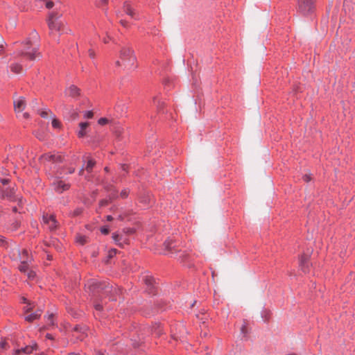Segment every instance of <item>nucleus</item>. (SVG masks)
I'll return each mask as SVG.
<instances>
[{
	"label": "nucleus",
	"mask_w": 355,
	"mask_h": 355,
	"mask_svg": "<svg viewBox=\"0 0 355 355\" xmlns=\"http://www.w3.org/2000/svg\"><path fill=\"white\" fill-rule=\"evenodd\" d=\"M136 57L133 50L129 46H122L119 53L115 67L123 71H129L136 67Z\"/></svg>",
	"instance_id": "2"
},
{
	"label": "nucleus",
	"mask_w": 355,
	"mask_h": 355,
	"mask_svg": "<svg viewBox=\"0 0 355 355\" xmlns=\"http://www.w3.org/2000/svg\"><path fill=\"white\" fill-rule=\"evenodd\" d=\"M74 171H75V168H71V169H69V173H73L74 172Z\"/></svg>",
	"instance_id": "49"
},
{
	"label": "nucleus",
	"mask_w": 355,
	"mask_h": 355,
	"mask_svg": "<svg viewBox=\"0 0 355 355\" xmlns=\"http://www.w3.org/2000/svg\"><path fill=\"white\" fill-rule=\"evenodd\" d=\"M22 302L27 304L28 305L29 303H31L26 297H23L21 298Z\"/></svg>",
	"instance_id": "44"
},
{
	"label": "nucleus",
	"mask_w": 355,
	"mask_h": 355,
	"mask_svg": "<svg viewBox=\"0 0 355 355\" xmlns=\"http://www.w3.org/2000/svg\"><path fill=\"white\" fill-rule=\"evenodd\" d=\"M40 159L42 162H61V157L55 154L46 153L42 155Z\"/></svg>",
	"instance_id": "10"
},
{
	"label": "nucleus",
	"mask_w": 355,
	"mask_h": 355,
	"mask_svg": "<svg viewBox=\"0 0 355 355\" xmlns=\"http://www.w3.org/2000/svg\"><path fill=\"white\" fill-rule=\"evenodd\" d=\"M105 171H108V168H107V167H105Z\"/></svg>",
	"instance_id": "56"
},
{
	"label": "nucleus",
	"mask_w": 355,
	"mask_h": 355,
	"mask_svg": "<svg viewBox=\"0 0 355 355\" xmlns=\"http://www.w3.org/2000/svg\"><path fill=\"white\" fill-rule=\"evenodd\" d=\"M108 203H109L108 200H103L100 202V206L103 207V206L107 205Z\"/></svg>",
	"instance_id": "37"
},
{
	"label": "nucleus",
	"mask_w": 355,
	"mask_h": 355,
	"mask_svg": "<svg viewBox=\"0 0 355 355\" xmlns=\"http://www.w3.org/2000/svg\"><path fill=\"white\" fill-rule=\"evenodd\" d=\"M7 346H8V343H6V340H3L0 343V347L1 348H2L3 349H7Z\"/></svg>",
	"instance_id": "31"
},
{
	"label": "nucleus",
	"mask_w": 355,
	"mask_h": 355,
	"mask_svg": "<svg viewBox=\"0 0 355 355\" xmlns=\"http://www.w3.org/2000/svg\"><path fill=\"white\" fill-rule=\"evenodd\" d=\"M98 355H103V354L99 353V354H98Z\"/></svg>",
	"instance_id": "58"
},
{
	"label": "nucleus",
	"mask_w": 355,
	"mask_h": 355,
	"mask_svg": "<svg viewBox=\"0 0 355 355\" xmlns=\"http://www.w3.org/2000/svg\"><path fill=\"white\" fill-rule=\"evenodd\" d=\"M94 307L98 311L102 310V308H103L102 306L100 304H95Z\"/></svg>",
	"instance_id": "43"
},
{
	"label": "nucleus",
	"mask_w": 355,
	"mask_h": 355,
	"mask_svg": "<svg viewBox=\"0 0 355 355\" xmlns=\"http://www.w3.org/2000/svg\"><path fill=\"white\" fill-rule=\"evenodd\" d=\"M89 125V123L88 122H82L79 124L80 130L78 132V136L79 137H83L86 135V129Z\"/></svg>",
	"instance_id": "14"
},
{
	"label": "nucleus",
	"mask_w": 355,
	"mask_h": 355,
	"mask_svg": "<svg viewBox=\"0 0 355 355\" xmlns=\"http://www.w3.org/2000/svg\"><path fill=\"white\" fill-rule=\"evenodd\" d=\"M3 243V241L1 239H0V246L2 245Z\"/></svg>",
	"instance_id": "53"
},
{
	"label": "nucleus",
	"mask_w": 355,
	"mask_h": 355,
	"mask_svg": "<svg viewBox=\"0 0 355 355\" xmlns=\"http://www.w3.org/2000/svg\"><path fill=\"white\" fill-rule=\"evenodd\" d=\"M48 24L51 32L60 31L64 26L62 22L58 20L57 14L54 12L50 14Z\"/></svg>",
	"instance_id": "5"
},
{
	"label": "nucleus",
	"mask_w": 355,
	"mask_h": 355,
	"mask_svg": "<svg viewBox=\"0 0 355 355\" xmlns=\"http://www.w3.org/2000/svg\"><path fill=\"white\" fill-rule=\"evenodd\" d=\"M101 231L104 234H107L109 233V229L107 227H102Z\"/></svg>",
	"instance_id": "40"
},
{
	"label": "nucleus",
	"mask_w": 355,
	"mask_h": 355,
	"mask_svg": "<svg viewBox=\"0 0 355 355\" xmlns=\"http://www.w3.org/2000/svg\"><path fill=\"white\" fill-rule=\"evenodd\" d=\"M46 338H48L49 339H53V337L51 334H47Z\"/></svg>",
	"instance_id": "48"
},
{
	"label": "nucleus",
	"mask_w": 355,
	"mask_h": 355,
	"mask_svg": "<svg viewBox=\"0 0 355 355\" xmlns=\"http://www.w3.org/2000/svg\"><path fill=\"white\" fill-rule=\"evenodd\" d=\"M78 116V114L76 112H74L73 114V119H76Z\"/></svg>",
	"instance_id": "51"
},
{
	"label": "nucleus",
	"mask_w": 355,
	"mask_h": 355,
	"mask_svg": "<svg viewBox=\"0 0 355 355\" xmlns=\"http://www.w3.org/2000/svg\"><path fill=\"white\" fill-rule=\"evenodd\" d=\"M26 107V101L23 97H18L14 100V109L17 114L21 112Z\"/></svg>",
	"instance_id": "8"
},
{
	"label": "nucleus",
	"mask_w": 355,
	"mask_h": 355,
	"mask_svg": "<svg viewBox=\"0 0 355 355\" xmlns=\"http://www.w3.org/2000/svg\"><path fill=\"white\" fill-rule=\"evenodd\" d=\"M38 40V34L35 31L32 32L30 37L23 44L21 49L19 51V56L30 61L40 59L42 55L39 51Z\"/></svg>",
	"instance_id": "1"
},
{
	"label": "nucleus",
	"mask_w": 355,
	"mask_h": 355,
	"mask_svg": "<svg viewBox=\"0 0 355 355\" xmlns=\"http://www.w3.org/2000/svg\"><path fill=\"white\" fill-rule=\"evenodd\" d=\"M164 245L166 247V248L167 249H172L174 248V246L173 245V241H166L165 243H164Z\"/></svg>",
	"instance_id": "24"
},
{
	"label": "nucleus",
	"mask_w": 355,
	"mask_h": 355,
	"mask_svg": "<svg viewBox=\"0 0 355 355\" xmlns=\"http://www.w3.org/2000/svg\"><path fill=\"white\" fill-rule=\"evenodd\" d=\"M88 53H89V56L91 58H94L95 56H96V54H95V52L94 50L92 49H89V51H88Z\"/></svg>",
	"instance_id": "35"
},
{
	"label": "nucleus",
	"mask_w": 355,
	"mask_h": 355,
	"mask_svg": "<svg viewBox=\"0 0 355 355\" xmlns=\"http://www.w3.org/2000/svg\"><path fill=\"white\" fill-rule=\"evenodd\" d=\"M35 275H36L35 272L34 271H32V270L28 271V274H27V276H28V279H34Z\"/></svg>",
	"instance_id": "29"
},
{
	"label": "nucleus",
	"mask_w": 355,
	"mask_h": 355,
	"mask_svg": "<svg viewBox=\"0 0 355 355\" xmlns=\"http://www.w3.org/2000/svg\"><path fill=\"white\" fill-rule=\"evenodd\" d=\"M303 179L305 182H309L311 178L310 175L306 174L303 176Z\"/></svg>",
	"instance_id": "38"
},
{
	"label": "nucleus",
	"mask_w": 355,
	"mask_h": 355,
	"mask_svg": "<svg viewBox=\"0 0 355 355\" xmlns=\"http://www.w3.org/2000/svg\"><path fill=\"white\" fill-rule=\"evenodd\" d=\"M53 6V2L51 1H46V7L49 9L51 8Z\"/></svg>",
	"instance_id": "34"
},
{
	"label": "nucleus",
	"mask_w": 355,
	"mask_h": 355,
	"mask_svg": "<svg viewBox=\"0 0 355 355\" xmlns=\"http://www.w3.org/2000/svg\"><path fill=\"white\" fill-rule=\"evenodd\" d=\"M120 23H121V24L122 26H125V27L127 26V22H126L125 21H124V20H121V21H120Z\"/></svg>",
	"instance_id": "45"
},
{
	"label": "nucleus",
	"mask_w": 355,
	"mask_h": 355,
	"mask_svg": "<svg viewBox=\"0 0 355 355\" xmlns=\"http://www.w3.org/2000/svg\"><path fill=\"white\" fill-rule=\"evenodd\" d=\"M116 253V250L113 249L109 252V257L111 258Z\"/></svg>",
	"instance_id": "39"
},
{
	"label": "nucleus",
	"mask_w": 355,
	"mask_h": 355,
	"mask_svg": "<svg viewBox=\"0 0 355 355\" xmlns=\"http://www.w3.org/2000/svg\"><path fill=\"white\" fill-rule=\"evenodd\" d=\"M104 42H105V43H107V42H108L107 39H105V40H104Z\"/></svg>",
	"instance_id": "55"
},
{
	"label": "nucleus",
	"mask_w": 355,
	"mask_h": 355,
	"mask_svg": "<svg viewBox=\"0 0 355 355\" xmlns=\"http://www.w3.org/2000/svg\"><path fill=\"white\" fill-rule=\"evenodd\" d=\"M83 168H81V169H80V172H79V174H80V175H82V174H83Z\"/></svg>",
	"instance_id": "52"
},
{
	"label": "nucleus",
	"mask_w": 355,
	"mask_h": 355,
	"mask_svg": "<svg viewBox=\"0 0 355 355\" xmlns=\"http://www.w3.org/2000/svg\"><path fill=\"white\" fill-rule=\"evenodd\" d=\"M241 331L243 335H246L248 333L247 327L243 324L241 328Z\"/></svg>",
	"instance_id": "33"
},
{
	"label": "nucleus",
	"mask_w": 355,
	"mask_h": 355,
	"mask_svg": "<svg viewBox=\"0 0 355 355\" xmlns=\"http://www.w3.org/2000/svg\"><path fill=\"white\" fill-rule=\"evenodd\" d=\"M300 264L302 270L306 272L308 271L309 261L307 257L302 256L300 260Z\"/></svg>",
	"instance_id": "16"
},
{
	"label": "nucleus",
	"mask_w": 355,
	"mask_h": 355,
	"mask_svg": "<svg viewBox=\"0 0 355 355\" xmlns=\"http://www.w3.org/2000/svg\"><path fill=\"white\" fill-rule=\"evenodd\" d=\"M37 345L34 344L33 345L26 346L20 349H17L15 351V355H21V354H31L33 349L36 347Z\"/></svg>",
	"instance_id": "12"
},
{
	"label": "nucleus",
	"mask_w": 355,
	"mask_h": 355,
	"mask_svg": "<svg viewBox=\"0 0 355 355\" xmlns=\"http://www.w3.org/2000/svg\"><path fill=\"white\" fill-rule=\"evenodd\" d=\"M128 191L127 189H124L123 190L121 193H120V196L122 198H125L128 196Z\"/></svg>",
	"instance_id": "28"
},
{
	"label": "nucleus",
	"mask_w": 355,
	"mask_h": 355,
	"mask_svg": "<svg viewBox=\"0 0 355 355\" xmlns=\"http://www.w3.org/2000/svg\"><path fill=\"white\" fill-rule=\"evenodd\" d=\"M108 121V120L106 119V118H101L99 120H98V123L100 125H105V123H107Z\"/></svg>",
	"instance_id": "30"
},
{
	"label": "nucleus",
	"mask_w": 355,
	"mask_h": 355,
	"mask_svg": "<svg viewBox=\"0 0 355 355\" xmlns=\"http://www.w3.org/2000/svg\"><path fill=\"white\" fill-rule=\"evenodd\" d=\"M112 238L116 243H117L120 240V236L119 234L114 233L112 234Z\"/></svg>",
	"instance_id": "36"
},
{
	"label": "nucleus",
	"mask_w": 355,
	"mask_h": 355,
	"mask_svg": "<svg viewBox=\"0 0 355 355\" xmlns=\"http://www.w3.org/2000/svg\"><path fill=\"white\" fill-rule=\"evenodd\" d=\"M95 164H96V162L93 159H89L87 162V166L85 168L86 171L87 172H91L93 167L94 166Z\"/></svg>",
	"instance_id": "20"
},
{
	"label": "nucleus",
	"mask_w": 355,
	"mask_h": 355,
	"mask_svg": "<svg viewBox=\"0 0 355 355\" xmlns=\"http://www.w3.org/2000/svg\"><path fill=\"white\" fill-rule=\"evenodd\" d=\"M13 211H17V208H16V207H14V208H13Z\"/></svg>",
	"instance_id": "57"
},
{
	"label": "nucleus",
	"mask_w": 355,
	"mask_h": 355,
	"mask_svg": "<svg viewBox=\"0 0 355 355\" xmlns=\"http://www.w3.org/2000/svg\"><path fill=\"white\" fill-rule=\"evenodd\" d=\"M82 328L79 327H76L74 328V334L73 336L76 337L78 339L83 340L85 338V333L81 332Z\"/></svg>",
	"instance_id": "18"
},
{
	"label": "nucleus",
	"mask_w": 355,
	"mask_h": 355,
	"mask_svg": "<svg viewBox=\"0 0 355 355\" xmlns=\"http://www.w3.org/2000/svg\"><path fill=\"white\" fill-rule=\"evenodd\" d=\"M10 70L15 73H20L23 70V66L19 63H12L10 66Z\"/></svg>",
	"instance_id": "15"
},
{
	"label": "nucleus",
	"mask_w": 355,
	"mask_h": 355,
	"mask_svg": "<svg viewBox=\"0 0 355 355\" xmlns=\"http://www.w3.org/2000/svg\"><path fill=\"white\" fill-rule=\"evenodd\" d=\"M37 138H39L40 139H42V137H41V135H39V136H37Z\"/></svg>",
	"instance_id": "54"
},
{
	"label": "nucleus",
	"mask_w": 355,
	"mask_h": 355,
	"mask_svg": "<svg viewBox=\"0 0 355 355\" xmlns=\"http://www.w3.org/2000/svg\"><path fill=\"white\" fill-rule=\"evenodd\" d=\"M108 2V0H101V4H107Z\"/></svg>",
	"instance_id": "46"
},
{
	"label": "nucleus",
	"mask_w": 355,
	"mask_h": 355,
	"mask_svg": "<svg viewBox=\"0 0 355 355\" xmlns=\"http://www.w3.org/2000/svg\"><path fill=\"white\" fill-rule=\"evenodd\" d=\"M314 10V0H297V11L302 15H311Z\"/></svg>",
	"instance_id": "3"
},
{
	"label": "nucleus",
	"mask_w": 355,
	"mask_h": 355,
	"mask_svg": "<svg viewBox=\"0 0 355 355\" xmlns=\"http://www.w3.org/2000/svg\"><path fill=\"white\" fill-rule=\"evenodd\" d=\"M53 317H54V315L53 313H51V314L48 315V317H47V323H48L49 325H53L54 324Z\"/></svg>",
	"instance_id": "22"
},
{
	"label": "nucleus",
	"mask_w": 355,
	"mask_h": 355,
	"mask_svg": "<svg viewBox=\"0 0 355 355\" xmlns=\"http://www.w3.org/2000/svg\"><path fill=\"white\" fill-rule=\"evenodd\" d=\"M51 123H52V126L54 128H59L60 127V123L56 119H53Z\"/></svg>",
	"instance_id": "23"
},
{
	"label": "nucleus",
	"mask_w": 355,
	"mask_h": 355,
	"mask_svg": "<svg viewBox=\"0 0 355 355\" xmlns=\"http://www.w3.org/2000/svg\"><path fill=\"white\" fill-rule=\"evenodd\" d=\"M65 94L67 96L75 98L80 95V90L77 87L71 85L65 90Z\"/></svg>",
	"instance_id": "13"
},
{
	"label": "nucleus",
	"mask_w": 355,
	"mask_h": 355,
	"mask_svg": "<svg viewBox=\"0 0 355 355\" xmlns=\"http://www.w3.org/2000/svg\"><path fill=\"white\" fill-rule=\"evenodd\" d=\"M20 262L21 264L19 266V270L23 272H27L28 268V263L31 262V261H26L25 259H23L22 257H20Z\"/></svg>",
	"instance_id": "17"
},
{
	"label": "nucleus",
	"mask_w": 355,
	"mask_h": 355,
	"mask_svg": "<svg viewBox=\"0 0 355 355\" xmlns=\"http://www.w3.org/2000/svg\"><path fill=\"white\" fill-rule=\"evenodd\" d=\"M81 213H82V209H80V208H77L76 209H75V210L73 211V213H72V216H76L80 215Z\"/></svg>",
	"instance_id": "27"
},
{
	"label": "nucleus",
	"mask_w": 355,
	"mask_h": 355,
	"mask_svg": "<svg viewBox=\"0 0 355 355\" xmlns=\"http://www.w3.org/2000/svg\"><path fill=\"white\" fill-rule=\"evenodd\" d=\"M0 182L2 186L0 187V190L3 198H7L10 200H12L14 196V189L6 187L7 184L9 182L8 179H1Z\"/></svg>",
	"instance_id": "6"
},
{
	"label": "nucleus",
	"mask_w": 355,
	"mask_h": 355,
	"mask_svg": "<svg viewBox=\"0 0 355 355\" xmlns=\"http://www.w3.org/2000/svg\"><path fill=\"white\" fill-rule=\"evenodd\" d=\"M20 257H22L23 259L26 261H31V258L28 257V251L26 250H23L22 252H20L18 248H14L12 252V258L20 260Z\"/></svg>",
	"instance_id": "7"
},
{
	"label": "nucleus",
	"mask_w": 355,
	"mask_h": 355,
	"mask_svg": "<svg viewBox=\"0 0 355 355\" xmlns=\"http://www.w3.org/2000/svg\"><path fill=\"white\" fill-rule=\"evenodd\" d=\"M34 307V303H29L28 305H26V306L24 307V311L25 313V320L29 322H31L35 320L39 319L42 313V309H37L34 313H31Z\"/></svg>",
	"instance_id": "4"
},
{
	"label": "nucleus",
	"mask_w": 355,
	"mask_h": 355,
	"mask_svg": "<svg viewBox=\"0 0 355 355\" xmlns=\"http://www.w3.org/2000/svg\"><path fill=\"white\" fill-rule=\"evenodd\" d=\"M53 187L55 191L58 193H62L65 190H67L69 187V185L62 180H56L53 182Z\"/></svg>",
	"instance_id": "11"
},
{
	"label": "nucleus",
	"mask_w": 355,
	"mask_h": 355,
	"mask_svg": "<svg viewBox=\"0 0 355 355\" xmlns=\"http://www.w3.org/2000/svg\"><path fill=\"white\" fill-rule=\"evenodd\" d=\"M3 44H4V42L3 41L1 37H0V55L3 53V49H4Z\"/></svg>",
	"instance_id": "25"
},
{
	"label": "nucleus",
	"mask_w": 355,
	"mask_h": 355,
	"mask_svg": "<svg viewBox=\"0 0 355 355\" xmlns=\"http://www.w3.org/2000/svg\"><path fill=\"white\" fill-rule=\"evenodd\" d=\"M77 241L80 243L81 245H83L85 243V238L83 236H79L77 239Z\"/></svg>",
	"instance_id": "32"
},
{
	"label": "nucleus",
	"mask_w": 355,
	"mask_h": 355,
	"mask_svg": "<svg viewBox=\"0 0 355 355\" xmlns=\"http://www.w3.org/2000/svg\"><path fill=\"white\" fill-rule=\"evenodd\" d=\"M67 355H79V354H76L74 352H71V353L68 354Z\"/></svg>",
	"instance_id": "50"
},
{
	"label": "nucleus",
	"mask_w": 355,
	"mask_h": 355,
	"mask_svg": "<svg viewBox=\"0 0 355 355\" xmlns=\"http://www.w3.org/2000/svg\"><path fill=\"white\" fill-rule=\"evenodd\" d=\"M40 115L43 118H46L48 116V112L47 111H42L41 113H40Z\"/></svg>",
	"instance_id": "41"
},
{
	"label": "nucleus",
	"mask_w": 355,
	"mask_h": 355,
	"mask_svg": "<svg viewBox=\"0 0 355 355\" xmlns=\"http://www.w3.org/2000/svg\"><path fill=\"white\" fill-rule=\"evenodd\" d=\"M19 117H21V116H18ZM21 117L23 119H28L29 117V114L27 112H24L22 114Z\"/></svg>",
	"instance_id": "42"
},
{
	"label": "nucleus",
	"mask_w": 355,
	"mask_h": 355,
	"mask_svg": "<svg viewBox=\"0 0 355 355\" xmlns=\"http://www.w3.org/2000/svg\"><path fill=\"white\" fill-rule=\"evenodd\" d=\"M94 116V114L92 111H87L85 112L84 116L87 119H91Z\"/></svg>",
	"instance_id": "26"
},
{
	"label": "nucleus",
	"mask_w": 355,
	"mask_h": 355,
	"mask_svg": "<svg viewBox=\"0 0 355 355\" xmlns=\"http://www.w3.org/2000/svg\"><path fill=\"white\" fill-rule=\"evenodd\" d=\"M43 221L51 230H53L57 227V221L53 215H44Z\"/></svg>",
	"instance_id": "9"
},
{
	"label": "nucleus",
	"mask_w": 355,
	"mask_h": 355,
	"mask_svg": "<svg viewBox=\"0 0 355 355\" xmlns=\"http://www.w3.org/2000/svg\"><path fill=\"white\" fill-rule=\"evenodd\" d=\"M124 11L125 13L128 15H130L131 17L134 18L135 16V12L131 8L130 5L129 3H125L124 5Z\"/></svg>",
	"instance_id": "19"
},
{
	"label": "nucleus",
	"mask_w": 355,
	"mask_h": 355,
	"mask_svg": "<svg viewBox=\"0 0 355 355\" xmlns=\"http://www.w3.org/2000/svg\"><path fill=\"white\" fill-rule=\"evenodd\" d=\"M143 281L147 286H152L153 283V279L150 276L144 277Z\"/></svg>",
	"instance_id": "21"
},
{
	"label": "nucleus",
	"mask_w": 355,
	"mask_h": 355,
	"mask_svg": "<svg viewBox=\"0 0 355 355\" xmlns=\"http://www.w3.org/2000/svg\"><path fill=\"white\" fill-rule=\"evenodd\" d=\"M112 219L113 218H112V217L111 216H110V215L107 216V220L108 221H111Z\"/></svg>",
	"instance_id": "47"
}]
</instances>
